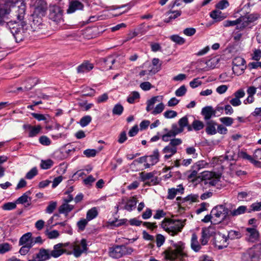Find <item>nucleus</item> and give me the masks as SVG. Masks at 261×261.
I'll return each instance as SVG.
<instances>
[{
    "label": "nucleus",
    "instance_id": "f257e3e1",
    "mask_svg": "<svg viewBox=\"0 0 261 261\" xmlns=\"http://www.w3.org/2000/svg\"><path fill=\"white\" fill-rule=\"evenodd\" d=\"M14 8V16L16 20H11L6 23V27L10 30L17 42L23 40L28 37V25H27L25 16L26 15V5L22 1L20 5Z\"/></svg>",
    "mask_w": 261,
    "mask_h": 261
},
{
    "label": "nucleus",
    "instance_id": "f03ea898",
    "mask_svg": "<svg viewBox=\"0 0 261 261\" xmlns=\"http://www.w3.org/2000/svg\"><path fill=\"white\" fill-rule=\"evenodd\" d=\"M184 226V223L181 220H173L168 218H165L161 223V227L172 236L181 232Z\"/></svg>",
    "mask_w": 261,
    "mask_h": 261
},
{
    "label": "nucleus",
    "instance_id": "7ed1b4c3",
    "mask_svg": "<svg viewBox=\"0 0 261 261\" xmlns=\"http://www.w3.org/2000/svg\"><path fill=\"white\" fill-rule=\"evenodd\" d=\"M261 252L259 246H253L241 253L240 261H259Z\"/></svg>",
    "mask_w": 261,
    "mask_h": 261
},
{
    "label": "nucleus",
    "instance_id": "20e7f679",
    "mask_svg": "<svg viewBox=\"0 0 261 261\" xmlns=\"http://www.w3.org/2000/svg\"><path fill=\"white\" fill-rule=\"evenodd\" d=\"M173 246L174 249L170 248L165 251L166 257L171 260H174L176 259H181L185 255V254L183 252L184 248V244L181 242L178 243H174L173 241Z\"/></svg>",
    "mask_w": 261,
    "mask_h": 261
},
{
    "label": "nucleus",
    "instance_id": "39448f33",
    "mask_svg": "<svg viewBox=\"0 0 261 261\" xmlns=\"http://www.w3.org/2000/svg\"><path fill=\"white\" fill-rule=\"evenodd\" d=\"M133 249L126 245H114L109 249V255L114 258H119L124 255H129Z\"/></svg>",
    "mask_w": 261,
    "mask_h": 261
},
{
    "label": "nucleus",
    "instance_id": "423d86ee",
    "mask_svg": "<svg viewBox=\"0 0 261 261\" xmlns=\"http://www.w3.org/2000/svg\"><path fill=\"white\" fill-rule=\"evenodd\" d=\"M238 153L236 154L233 150H228L226 152L225 158L229 161H237L239 158H242L245 160H248L250 163L256 165L259 162L255 160L251 155H248L246 152L241 151L239 149Z\"/></svg>",
    "mask_w": 261,
    "mask_h": 261
},
{
    "label": "nucleus",
    "instance_id": "0eeeda50",
    "mask_svg": "<svg viewBox=\"0 0 261 261\" xmlns=\"http://www.w3.org/2000/svg\"><path fill=\"white\" fill-rule=\"evenodd\" d=\"M259 18H260V15L257 13H247L244 15H242L240 16L241 24L240 26L237 25L236 29L243 30L254 23Z\"/></svg>",
    "mask_w": 261,
    "mask_h": 261
},
{
    "label": "nucleus",
    "instance_id": "6e6552de",
    "mask_svg": "<svg viewBox=\"0 0 261 261\" xmlns=\"http://www.w3.org/2000/svg\"><path fill=\"white\" fill-rule=\"evenodd\" d=\"M48 18L57 23L63 21V10L57 5L49 7Z\"/></svg>",
    "mask_w": 261,
    "mask_h": 261
},
{
    "label": "nucleus",
    "instance_id": "1a4fd4ad",
    "mask_svg": "<svg viewBox=\"0 0 261 261\" xmlns=\"http://www.w3.org/2000/svg\"><path fill=\"white\" fill-rule=\"evenodd\" d=\"M215 173L210 171H204L202 173L201 184L210 186H216L219 181V179L214 177Z\"/></svg>",
    "mask_w": 261,
    "mask_h": 261
},
{
    "label": "nucleus",
    "instance_id": "9d476101",
    "mask_svg": "<svg viewBox=\"0 0 261 261\" xmlns=\"http://www.w3.org/2000/svg\"><path fill=\"white\" fill-rule=\"evenodd\" d=\"M34 8L33 13L45 16L48 9V5L46 0H36L34 4Z\"/></svg>",
    "mask_w": 261,
    "mask_h": 261
},
{
    "label": "nucleus",
    "instance_id": "9b49d317",
    "mask_svg": "<svg viewBox=\"0 0 261 261\" xmlns=\"http://www.w3.org/2000/svg\"><path fill=\"white\" fill-rule=\"evenodd\" d=\"M44 16V15H39L35 13L31 15L32 23L31 27L34 31H38L45 25L42 23V18Z\"/></svg>",
    "mask_w": 261,
    "mask_h": 261
},
{
    "label": "nucleus",
    "instance_id": "f8f14e48",
    "mask_svg": "<svg viewBox=\"0 0 261 261\" xmlns=\"http://www.w3.org/2000/svg\"><path fill=\"white\" fill-rule=\"evenodd\" d=\"M81 245L82 249L81 248L79 245L74 243H72L70 246V248L73 250V254L75 257H80L83 252L87 250V241L85 239H83L81 241Z\"/></svg>",
    "mask_w": 261,
    "mask_h": 261
},
{
    "label": "nucleus",
    "instance_id": "ddd939ff",
    "mask_svg": "<svg viewBox=\"0 0 261 261\" xmlns=\"http://www.w3.org/2000/svg\"><path fill=\"white\" fill-rule=\"evenodd\" d=\"M228 210L223 205H219L214 207L211 211V215L217 218L222 217L224 219L228 215Z\"/></svg>",
    "mask_w": 261,
    "mask_h": 261
},
{
    "label": "nucleus",
    "instance_id": "4468645a",
    "mask_svg": "<svg viewBox=\"0 0 261 261\" xmlns=\"http://www.w3.org/2000/svg\"><path fill=\"white\" fill-rule=\"evenodd\" d=\"M23 128L24 129L28 130V137L30 138L36 136L41 132L42 129V127L40 125L32 126L29 124H24Z\"/></svg>",
    "mask_w": 261,
    "mask_h": 261
},
{
    "label": "nucleus",
    "instance_id": "2eb2a0df",
    "mask_svg": "<svg viewBox=\"0 0 261 261\" xmlns=\"http://www.w3.org/2000/svg\"><path fill=\"white\" fill-rule=\"evenodd\" d=\"M246 231L248 241L254 243L258 240L259 233L256 229L254 228H246Z\"/></svg>",
    "mask_w": 261,
    "mask_h": 261
},
{
    "label": "nucleus",
    "instance_id": "dca6fc26",
    "mask_svg": "<svg viewBox=\"0 0 261 261\" xmlns=\"http://www.w3.org/2000/svg\"><path fill=\"white\" fill-rule=\"evenodd\" d=\"M215 245L219 249H222L227 246V237L223 234H218L215 239Z\"/></svg>",
    "mask_w": 261,
    "mask_h": 261
},
{
    "label": "nucleus",
    "instance_id": "f3484780",
    "mask_svg": "<svg viewBox=\"0 0 261 261\" xmlns=\"http://www.w3.org/2000/svg\"><path fill=\"white\" fill-rule=\"evenodd\" d=\"M129 224L132 226H140L142 223L144 227L152 230L157 228L156 223H150L147 222H143L141 221L137 220L136 218L131 219L129 221Z\"/></svg>",
    "mask_w": 261,
    "mask_h": 261
},
{
    "label": "nucleus",
    "instance_id": "a211bd4d",
    "mask_svg": "<svg viewBox=\"0 0 261 261\" xmlns=\"http://www.w3.org/2000/svg\"><path fill=\"white\" fill-rule=\"evenodd\" d=\"M115 62V59L113 56H108L99 59V63L102 67L106 70L111 69L112 66Z\"/></svg>",
    "mask_w": 261,
    "mask_h": 261
},
{
    "label": "nucleus",
    "instance_id": "6ab92c4d",
    "mask_svg": "<svg viewBox=\"0 0 261 261\" xmlns=\"http://www.w3.org/2000/svg\"><path fill=\"white\" fill-rule=\"evenodd\" d=\"M84 5L79 1H72L70 2L68 9L67 10V13H72L76 10H82Z\"/></svg>",
    "mask_w": 261,
    "mask_h": 261
},
{
    "label": "nucleus",
    "instance_id": "aec40b11",
    "mask_svg": "<svg viewBox=\"0 0 261 261\" xmlns=\"http://www.w3.org/2000/svg\"><path fill=\"white\" fill-rule=\"evenodd\" d=\"M201 114L204 116V119L207 121L211 120L210 119L212 116L215 115V112L213 110L211 106H206L202 108Z\"/></svg>",
    "mask_w": 261,
    "mask_h": 261
},
{
    "label": "nucleus",
    "instance_id": "412c9836",
    "mask_svg": "<svg viewBox=\"0 0 261 261\" xmlns=\"http://www.w3.org/2000/svg\"><path fill=\"white\" fill-rule=\"evenodd\" d=\"M31 194V192L30 191L26 192L17 199L16 203L22 204H26V206L31 205V198L29 196Z\"/></svg>",
    "mask_w": 261,
    "mask_h": 261
},
{
    "label": "nucleus",
    "instance_id": "4be33fe9",
    "mask_svg": "<svg viewBox=\"0 0 261 261\" xmlns=\"http://www.w3.org/2000/svg\"><path fill=\"white\" fill-rule=\"evenodd\" d=\"M177 151V148H174L169 145L165 146L162 150V152L165 154L164 159L165 160L171 158L174 154H175Z\"/></svg>",
    "mask_w": 261,
    "mask_h": 261
},
{
    "label": "nucleus",
    "instance_id": "5701e85b",
    "mask_svg": "<svg viewBox=\"0 0 261 261\" xmlns=\"http://www.w3.org/2000/svg\"><path fill=\"white\" fill-rule=\"evenodd\" d=\"M217 123L213 120H209L206 122V133L210 135H213L217 133L216 125Z\"/></svg>",
    "mask_w": 261,
    "mask_h": 261
},
{
    "label": "nucleus",
    "instance_id": "b1692460",
    "mask_svg": "<svg viewBox=\"0 0 261 261\" xmlns=\"http://www.w3.org/2000/svg\"><path fill=\"white\" fill-rule=\"evenodd\" d=\"M93 65L88 61H86L77 67V72L78 73H84L88 72L93 68Z\"/></svg>",
    "mask_w": 261,
    "mask_h": 261
},
{
    "label": "nucleus",
    "instance_id": "393cba45",
    "mask_svg": "<svg viewBox=\"0 0 261 261\" xmlns=\"http://www.w3.org/2000/svg\"><path fill=\"white\" fill-rule=\"evenodd\" d=\"M144 25V23L141 24V25L137 29L136 31H134L133 32H130L127 36L126 41H128L134 38L135 37L138 36L139 34L143 35L145 34L146 32V31L143 30V27Z\"/></svg>",
    "mask_w": 261,
    "mask_h": 261
},
{
    "label": "nucleus",
    "instance_id": "a878e982",
    "mask_svg": "<svg viewBox=\"0 0 261 261\" xmlns=\"http://www.w3.org/2000/svg\"><path fill=\"white\" fill-rule=\"evenodd\" d=\"M147 156L148 162L151 163L152 165H155L159 162L160 153L158 149H155L153 151L152 154Z\"/></svg>",
    "mask_w": 261,
    "mask_h": 261
},
{
    "label": "nucleus",
    "instance_id": "bb28decb",
    "mask_svg": "<svg viewBox=\"0 0 261 261\" xmlns=\"http://www.w3.org/2000/svg\"><path fill=\"white\" fill-rule=\"evenodd\" d=\"M162 99V96H156L152 97L150 99L147 101V107L146 108V110L147 112H149L151 110L153 109L154 105L157 101H160Z\"/></svg>",
    "mask_w": 261,
    "mask_h": 261
},
{
    "label": "nucleus",
    "instance_id": "cd10ccee",
    "mask_svg": "<svg viewBox=\"0 0 261 261\" xmlns=\"http://www.w3.org/2000/svg\"><path fill=\"white\" fill-rule=\"evenodd\" d=\"M10 12V8H7L4 5L0 6V24L4 25L6 23L4 18Z\"/></svg>",
    "mask_w": 261,
    "mask_h": 261
},
{
    "label": "nucleus",
    "instance_id": "c85d7f7f",
    "mask_svg": "<svg viewBox=\"0 0 261 261\" xmlns=\"http://www.w3.org/2000/svg\"><path fill=\"white\" fill-rule=\"evenodd\" d=\"M210 15L215 21H220L226 18V16L221 11L217 10L212 11L210 13Z\"/></svg>",
    "mask_w": 261,
    "mask_h": 261
},
{
    "label": "nucleus",
    "instance_id": "c756f323",
    "mask_svg": "<svg viewBox=\"0 0 261 261\" xmlns=\"http://www.w3.org/2000/svg\"><path fill=\"white\" fill-rule=\"evenodd\" d=\"M74 207L73 205L64 203L60 206L58 211L59 213L64 214L67 216L68 214L74 208Z\"/></svg>",
    "mask_w": 261,
    "mask_h": 261
},
{
    "label": "nucleus",
    "instance_id": "7c9ffc66",
    "mask_svg": "<svg viewBox=\"0 0 261 261\" xmlns=\"http://www.w3.org/2000/svg\"><path fill=\"white\" fill-rule=\"evenodd\" d=\"M191 247L195 252H198L201 248V245L198 241V238L195 233H193L192 236Z\"/></svg>",
    "mask_w": 261,
    "mask_h": 261
},
{
    "label": "nucleus",
    "instance_id": "2f4dec72",
    "mask_svg": "<svg viewBox=\"0 0 261 261\" xmlns=\"http://www.w3.org/2000/svg\"><path fill=\"white\" fill-rule=\"evenodd\" d=\"M180 11H169L167 12L166 14L167 16H168V17L165 19L164 21L165 22H169L173 19H175L178 16L181 15Z\"/></svg>",
    "mask_w": 261,
    "mask_h": 261
},
{
    "label": "nucleus",
    "instance_id": "473e14b6",
    "mask_svg": "<svg viewBox=\"0 0 261 261\" xmlns=\"http://www.w3.org/2000/svg\"><path fill=\"white\" fill-rule=\"evenodd\" d=\"M247 211V206L245 205H241L239 206L237 209L231 211L229 215L235 217L239 215L243 214Z\"/></svg>",
    "mask_w": 261,
    "mask_h": 261
},
{
    "label": "nucleus",
    "instance_id": "72a5a7b5",
    "mask_svg": "<svg viewBox=\"0 0 261 261\" xmlns=\"http://www.w3.org/2000/svg\"><path fill=\"white\" fill-rule=\"evenodd\" d=\"M32 237V233L31 232H27L24 234L20 239L19 241V245H23L28 244V243H32L31 238Z\"/></svg>",
    "mask_w": 261,
    "mask_h": 261
},
{
    "label": "nucleus",
    "instance_id": "f704fd0d",
    "mask_svg": "<svg viewBox=\"0 0 261 261\" xmlns=\"http://www.w3.org/2000/svg\"><path fill=\"white\" fill-rule=\"evenodd\" d=\"M38 83V80L36 78H29L26 81V85L24 86V89L26 91L31 90Z\"/></svg>",
    "mask_w": 261,
    "mask_h": 261
},
{
    "label": "nucleus",
    "instance_id": "c9c22d12",
    "mask_svg": "<svg viewBox=\"0 0 261 261\" xmlns=\"http://www.w3.org/2000/svg\"><path fill=\"white\" fill-rule=\"evenodd\" d=\"M139 174L140 180L143 182L151 179L154 176V172H141Z\"/></svg>",
    "mask_w": 261,
    "mask_h": 261
},
{
    "label": "nucleus",
    "instance_id": "e433bc0d",
    "mask_svg": "<svg viewBox=\"0 0 261 261\" xmlns=\"http://www.w3.org/2000/svg\"><path fill=\"white\" fill-rule=\"evenodd\" d=\"M98 215L96 207H93L89 210L86 215V219L88 221H90L95 218Z\"/></svg>",
    "mask_w": 261,
    "mask_h": 261
},
{
    "label": "nucleus",
    "instance_id": "4c0bfd02",
    "mask_svg": "<svg viewBox=\"0 0 261 261\" xmlns=\"http://www.w3.org/2000/svg\"><path fill=\"white\" fill-rule=\"evenodd\" d=\"M137 201L136 200V198L135 197H133L126 203L124 208L128 211H131L135 207Z\"/></svg>",
    "mask_w": 261,
    "mask_h": 261
},
{
    "label": "nucleus",
    "instance_id": "58836bf2",
    "mask_svg": "<svg viewBox=\"0 0 261 261\" xmlns=\"http://www.w3.org/2000/svg\"><path fill=\"white\" fill-rule=\"evenodd\" d=\"M170 39L178 45H182L185 42V39L177 35H173L170 37Z\"/></svg>",
    "mask_w": 261,
    "mask_h": 261
},
{
    "label": "nucleus",
    "instance_id": "ea45409f",
    "mask_svg": "<svg viewBox=\"0 0 261 261\" xmlns=\"http://www.w3.org/2000/svg\"><path fill=\"white\" fill-rule=\"evenodd\" d=\"M92 121V117L89 115L83 117L80 121V124L82 127H85L88 125Z\"/></svg>",
    "mask_w": 261,
    "mask_h": 261
},
{
    "label": "nucleus",
    "instance_id": "a19ab883",
    "mask_svg": "<svg viewBox=\"0 0 261 261\" xmlns=\"http://www.w3.org/2000/svg\"><path fill=\"white\" fill-rule=\"evenodd\" d=\"M54 164V162L48 159L47 160H42L40 164V166L41 168L43 169H48L50 168Z\"/></svg>",
    "mask_w": 261,
    "mask_h": 261
},
{
    "label": "nucleus",
    "instance_id": "79ce46f5",
    "mask_svg": "<svg viewBox=\"0 0 261 261\" xmlns=\"http://www.w3.org/2000/svg\"><path fill=\"white\" fill-rule=\"evenodd\" d=\"M192 126L195 130L198 131L202 129L204 127V125L202 121L195 120L193 121Z\"/></svg>",
    "mask_w": 261,
    "mask_h": 261
},
{
    "label": "nucleus",
    "instance_id": "37998d69",
    "mask_svg": "<svg viewBox=\"0 0 261 261\" xmlns=\"http://www.w3.org/2000/svg\"><path fill=\"white\" fill-rule=\"evenodd\" d=\"M198 171L192 168L191 170L187 172L188 179L191 181H194L197 177Z\"/></svg>",
    "mask_w": 261,
    "mask_h": 261
},
{
    "label": "nucleus",
    "instance_id": "c03bdc74",
    "mask_svg": "<svg viewBox=\"0 0 261 261\" xmlns=\"http://www.w3.org/2000/svg\"><path fill=\"white\" fill-rule=\"evenodd\" d=\"M140 98V94L137 91H133L127 97V101L129 103H133L136 99Z\"/></svg>",
    "mask_w": 261,
    "mask_h": 261
},
{
    "label": "nucleus",
    "instance_id": "a18cd8bd",
    "mask_svg": "<svg viewBox=\"0 0 261 261\" xmlns=\"http://www.w3.org/2000/svg\"><path fill=\"white\" fill-rule=\"evenodd\" d=\"M239 24H241V20L240 17L235 20H226L223 22V25L225 27L234 26Z\"/></svg>",
    "mask_w": 261,
    "mask_h": 261
},
{
    "label": "nucleus",
    "instance_id": "49530a36",
    "mask_svg": "<svg viewBox=\"0 0 261 261\" xmlns=\"http://www.w3.org/2000/svg\"><path fill=\"white\" fill-rule=\"evenodd\" d=\"M227 239L233 240L241 237V233L238 231L231 230L228 232V234L226 236Z\"/></svg>",
    "mask_w": 261,
    "mask_h": 261
},
{
    "label": "nucleus",
    "instance_id": "de8ad7c7",
    "mask_svg": "<svg viewBox=\"0 0 261 261\" xmlns=\"http://www.w3.org/2000/svg\"><path fill=\"white\" fill-rule=\"evenodd\" d=\"M220 121L221 123L227 126H229L232 125L233 122V119L231 117H224L220 118Z\"/></svg>",
    "mask_w": 261,
    "mask_h": 261
},
{
    "label": "nucleus",
    "instance_id": "09e8293b",
    "mask_svg": "<svg viewBox=\"0 0 261 261\" xmlns=\"http://www.w3.org/2000/svg\"><path fill=\"white\" fill-rule=\"evenodd\" d=\"M123 111V107L121 104L116 105L112 110L114 115H120Z\"/></svg>",
    "mask_w": 261,
    "mask_h": 261
},
{
    "label": "nucleus",
    "instance_id": "8fccbe9b",
    "mask_svg": "<svg viewBox=\"0 0 261 261\" xmlns=\"http://www.w3.org/2000/svg\"><path fill=\"white\" fill-rule=\"evenodd\" d=\"M33 246L32 243H28V244L23 245L19 250V253L21 255H25Z\"/></svg>",
    "mask_w": 261,
    "mask_h": 261
},
{
    "label": "nucleus",
    "instance_id": "3c124183",
    "mask_svg": "<svg viewBox=\"0 0 261 261\" xmlns=\"http://www.w3.org/2000/svg\"><path fill=\"white\" fill-rule=\"evenodd\" d=\"M164 104L162 102H160L156 106L154 110L151 112V114L155 115L162 113L164 109Z\"/></svg>",
    "mask_w": 261,
    "mask_h": 261
},
{
    "label": "nucleus",
    "instance_id": "603ef678",
    "mask_svg": "<svg viewBox=\"0 0 261 261\" xmlns=\"http://www.w3.org/2000/svg\"><path fill=\"white\" fill-rule=\"evenodd\" d=\"M88 220L87 219H82L77 223V226L79 230L83 231L88 224Z\"/></svg>",
    "mask_w": 261,
    "mask_h": 261
},
{
    "label": "nucleus",
    "instance_id": "864d4df0",
    "mask_svg": "<svg viewBox=\"0 0 261 261\" xmlns=\"http://www.w3.org/2000/svg\"><path fill=\"white\" fill-rule=\"evenodd\" d=\"M57 204L56 202L50 201L45 210V212L48 214L53 213L57 207Z\"/></svg>",
    "mask_w": 261,
    "mask_h": 261
},
{
    "label": "nucleus",
    "instance_id": "5fc2aeb1",
    "mask_svg": "<svg viewBox=\"0 0 261 261\" xmlns=\"http://www.w3.org/2000/svg\"><path fill=\"white\" fill-rule=\"evenodd\" d=\"M206 165V163L204 161H199L192 166V168L199 171L201 169L204 168Z\"/></svg>",
    "mask_w": 261,
    "mask_h": 261
},
{
    "label": "nucleus",
    "instance_id": "6e6d98bb",
    "mask_svg": "<svg viewBox=\"0 0 261 261\" xmlns=\"http://www.w3.org/2000/svg\"><path fill=\"white\" fill-rule=\"evenodd\" d=\"M11 249V246L8 243L0 244V254H4Z\"/></svg>",
    "mask_w": 261,
    "mask_h": 261
},
{
    "label": "nucleus",
    "instance_id": "4d7b16f0",
    "mask_svg": "<svg viewBox=\"0 0 261 261\" xmlns=\"http://www.w3.org/2000/svg\"><path fill=\"white\" fill-rule=\"evenodd\" d=\"M39 143L44 146H48L51 144V141L46 136H42L39 139Z\"/></svg>",
    "mask_w": 261,
    "mask_h": 261
},
{
    "label": "nucleus",
    "instance_id": "13d9d810",
    "mask_svg": "<svg viewBox=\"0 0 261 261\" xmlns=\"http://www.w3.org/2000/svg\"><path fill=\"white\" fill-rule=\"evenodd\" d=\"M229 6V3L227 0H221L216 5V7L220 10H223Z\"/></svg>",
    "mask_w": 261,
    "mask_h": 261
},
{
    "label": "nucleus",
    "instance_id": "bf43d9fd",
    "mask_svg": "<svg viewBox=\"0 0 261 261\" xmlns=\"http://www.w3.org/2000/svg\"><path fill=\"white\" fill-rule=\"evenodd\" d=\"M186 92L187 88L186 86L185 85H182L175 91V94L177 96H182L185 95Z\"/></svg>",
    "mask_w": 261,
    "mask_h": 261
},
{
    "label": "nucleus",
    "instance_id": "052dcab7",
    "mask_svg": "<svg viewBox=\"0 0 261 261\" xmlns=\"http://www.w3.org/2000/svg\"><path fill=\"white\" fill-rule=\"evenodd\" d=\"M38 173L37 169L36 167L33 168L29 171L25 175V178L28 179H32Z\"/></svg>",
    "mask_w": 261,
    "mask_h": 261
},
{
    "label": "nucleus",
    "instance_id": "680f3d73",
    "mask_svg": "<svg viewBox=\"0 0 261 261\" xmlns=\"http://www.w3.org/2000/svg\"><path fill=\"white\" fill-rule=\"evenodd\" d=\"M168 145L174 148H177V146L180 145L182 142L181 139L178 138L171 139Z\"/></svg>",
    "mask_w": 261,
    "mask_h": 261
},
{
    "label": "nucleus",
    "instance_id": "e2e57ef3",
    "mask_svg": "<svg viewBox=\"0 0 261 261\" xmlns=\"http://www.w3.org/2000/svg\"><path fill=\"white\" fill-rule=\"evenodd\" d=\"M65 252V250L64 249H60V250L54 249L53 250H52L50 252V257L53 256L55 258L58 257L59 256L61 255Z\"/></svg>",
    "mask_w": 261,
    "mask_h": 261
},
{
    "label": "nucleus",
    "instance_id": "0e129e2a",
    "mask_svg": "<svg viewBox=\"0 0 261 261\" xmlns=\"http://www.w3.org/2000/svg\"><path fill=\"white\" fill-rule=\"evenodd\" d=\"M46 234L48 238L50 239H56L59 236V233L58 231L54 230L50 231H46Z\"/></svg>",
    "mask_w": 261,
    "mask_h": 261
},
{
    "label": "nucleus",
    "instance_id": "69168bd1",
    "mask_svg": "<svg viewBox=\"0 0 261 261\" xmlns=\"http://www.w3.org/2000/svg\"><path fill=\"white\" fill-rule=\"evenodd\" d=\"M97 152H98V151L95 149H88L85 150L84 151V154L87 157L90 158V157L95 156Z\"/></svg>",
    "mask_w": 261,
    "mask_h": 261
},
{
    "label": "nucleus",
    "instance_id": "338daca9",
    "mask_svg": "<svg viewBox=\"0 0 261 261\" xmlns=\"http://www.w3.org/2000/svg\"><path fill=\"white\" fill-rule=\"evenodd\" d=\"M178 124L179 126L184 129V127L188 126V119L187 116H184L180 118L178 121Z\"/></svg>",
    "mask_w": 261,
    "mask_h": 261
},
{
    "label": "nucleus",
    "instance_id": "774afa93",
    "mask_svg": "<svg viewBox=\"0 0 261 261\" xmlns=\"http://www.w3.org/2000/svg\"><path fill=\"white\" fill-rule=\"evenodd\" d=\"M251 210L248 211V213H251L252 211H261V202H254L251 205Z\"/></svg>",
    "mask_w": 261,
    "mask_h": 261
}]
</instances>
